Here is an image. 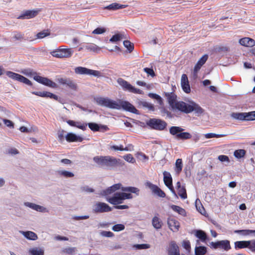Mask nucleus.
<instances>
[{
  "mask_svg": "<svg viewBox=\"0 0 255 255\" xmlns=\"http://www.w3.org/2000/svg\"><path fill=\"white\" fill-rule=\"evenodd\" d=\"M36 40L35 36H33L29 33H26L24 35V41H27L29 42H32Z\"/></svg>",
  "mask_w": 255,
  "mask_h": 255,
  "instance_id": "680f3d73",
  "label": "nucleus"
},
{
  "mask_svg": "<svg viewBox=\"0 0 255 255\" xmlns=\"http://www.w3.org/2000/svg\"><path fill=\"white\" fill-rule=\"evenodd\" d=\"M113 208L108 204L104 203L98 202L96 203L93 208V212L95 213H103L111 212Z\"/></svg>",
  "mask_w": 255,
  "mask_h": 255,
  "instance_id": "ddd939ff",
  "label": "nucleus"
},
{
  "mask_svg": "<svg viewBox=\"0 0 255 255\" xmlns=\"http://www.w3.org/2000/svg\"><path fill=\"white\" fill-rule=\"evenodd\" d=\"M193 232L195 236L202 242L207 244V242L209 240V237L205 231L202 230H195Z\"/></svg>",
  "mask_w": 255,
  "mask_h": 255,
  "instance_id": "412c9836",
  "label": "nucleus"
},
{
  "mask_svg": "<svg viewBox=\"0 0 255 255\" xmlns=\"http://www.w3.org/2000/svg\"><path fill=\"white\" fill-rule=\"evenodd\" d=\"M13 38L15 40L22 41H24V34L20 32L15 31L14 32Z\"/></svg>",
  "mask_w": 255,
  "mask_h": 255,
  "instance_id": "79ce46f5",
  "label": "nucleus"
},
{
  "mask_svg": "<svg viewBox=\"0 0 255 255\" xmlns=\"http://www.w3.org/2000/svg\"><path fill=\"white\" fill-rule=\"evenodd\" d=\"M181 112L189 114L192 112H194L196 116H199L202 115L204 110L198 104L191 101L190 104L184 103Z\"/></svg>",
  "mask_w": 255,
  "mask_h": 255,
  "instance_id": "39448f33",
  "label": "nucleus"
},
{
  "mask_svg": "<svg viewBox=\"0 0 255 255\" xmlns=\"http://www.w3.org/2000/svg\"><path fill=\"white\" fill-rule=\"evenodd\" d=\"M167 253L168 255H180L179 248L175 242H170Z\"/></svg>",
  "mask_w": 255,
  "mask_h": 255,
  "instance_id": "4be33fe9",
  "label": "nucleus"
},
{
  "mask_svg": "<svg viewBox=\"0 0 255 255\" xmlns=\"http://www.w3.org/2000/svg\"><path fill=\"white\" fill-rule=\"evenodd\" d=\"M120 189L123 192L133 193V194H135L136 196L139 195L140 190L138 188L132 186L123 187L121 183L114 184L107 189L103 190L101 192L100 195L102 196H107L112 194Z\"/></svg>",
  "mask_w": 255,
  "mask_h": 255,
  "instance_id": "7ed1b4c3",
  "label": "nucleus"
},
{
  "mask_svg": "<svg viewBox=\"0 0 255 255\" xmlns=\"http://www.w3.org/2000/svg\"><path fill=\"white\" fill-rule=\"evenodd\" d=\"M234 245L236 250L249 248L252 252H255V240L236 241Z\"/></svg>",
  "mask_w": 255,
  "mask_h": 255,
  "instance_id": "9b49d317",
  "label": "nucleus"
},
{
  "mask_svg": "<svg viewBox=\"0 0 255 255\" xmlns=\"http://www.w3.org/2000/svg\"><path fill=\"white\" fill-rule=\"evenodd\" d=\"M231 118L238 121L255 120V111L249 113H232Z\"/></svg>",
  "mask_w": 255,
  "mask_h": 255,
  "instance_id": "9d476101",
  "label": "nucleus"
},
{
  "mask_svg": "<svg viewBox=\"0 0 255 255\" xmlns=\"http://www.w3.org/2000/svg\"><path fill=\"white\" fill-rule=\"evenodd\" d=\"M163 181L165 185L166 186H168V185L172 184V178L171 174L169 172L165 171L163 172Z\"/></svg>",
  "mask_w": 255,
  "mask_h": 255,
  "instance_id": "2f4dec72",
  "label": "nucleus"
},
{
  "mask_svg": "<svg viewBox=\"0 0 255 255\" xmlns=\"http://www.w3.org/2000/svg\"><path fill=\"white\" fill-rule=\"evenodd\" d=\"M117 82L122 87L124 91H126V89L127 88L129 84V83L128 82L121 78H119L118 79Z\"/></svg>",
  "mask_w": 255,
  "mask_h": 255,
  "instance_id": "37998d69",
  "label": "nucleus"
},
{
  "mask_svg": "<svg viewBox=\"0 0 255 255\" xmlns=\"http://www.w3.org/2000/svg\"><path fill=\"white\" fill-rule=\"evenodd\" d=\"M128 5L126 4H121L118 3H113L105 7V9L111 10H116L119 9H123L127 7Z\"/></svg>",
  "mask_w": 255,
  "mask_h": 255,
  "instance_id": "7c9ffc66",
  "label": "nucleus"
},
{
  "mask_svg": "<svg viewBox=\"0 0 255 255\" xmlns=\"http://www.w3.org/2000/svg\"><path fill=\"white\" fill-rule=\"evenodd\" d=\"M76 251V248L75 247H68L64 248L62 250V252L63 253L68 255H73L75 254Z\"/></svg>",
  "mask_w": 255,
  "mask_h": 255,
  "instance_id": "603ef678",
  "label": "nucleus"
},
{
  "mask_svg": "<svg viewBox=\"0 0 255 255\" xmlns=\"http://www.w3.org/2000/svg\"><path fill=\"white\" fill-rule=\"evenodd\" d=\"M246 154V151L244 149H237L234 152V155L237 158H241L243 157Z\"/></svg>",
  "mask_w": 255,
  "mask_h": 255,
  "instance_id": "a18cd8bd",
  "label": "nucleus"
},
{
  "mask_svg": "<svg viewBox=\"0 0 255 255\" xmlns=\"http://www.w3.org/2000/svg\"><path fill=\"white\" fill-rule=\"evenodd\" d=\"M205 137L206 138H219L225 136V134H216L215 133H207L204 135Z\"/></svg>",
  "mask_w": 255,
  "mask_h": 255,
  "instance_id": "6e6d98bb",
  "label": "nucleus"
},
{
  "mask_svg": "<svg viewBox=\"0 0 255 255\" xmlns=\"http://www.w3.org/2000/svg\"><path fill=\"white\" fill-rule=\"evenodd\" d=\"M146 185L150 188L153 194L156 195L158 197L164 198L165 197V193L157 185H154L149 182H146Z\"/></svg>",
  "mask_w": 255,
  "mask_h": 255,
  "instance_id": "f3484780",
  "label": "nucleus"
},
{
  "mask_svg": "<svg viewBox=\"0 0 255 255\" xmlns=\"http://www.w3.org/2000/svg\"><path fill=\"white\" fill-rule=\"evenodd\" d=\"M182 169V159L178 158L175 162V171L177 174H179Z\"/></svg>",
  "mask_w": 255,
  "mask_h": 255,
  "instance_id": "a19ab883",
  "label": "nucleus"
},
{
  "mask_svg": "<svg viewBox=\"0 0 255 255\" xmlns=\"http://www.w3.org/2000/svg\"><path fill=\"white\" fill-rule=\"evenodd\" d=\"M58 173L61 176H63L66 178L73 177L74 176V174L72 172L66 170H59L58 171Z\"/></svg>",
  "mask_w": 255,
  "mask_h": 255,
  "instance_id": "3c124183",
  "label": "nucleus"
},
{
  "mask_svg": "<svg viewBox=\"0 0 255 255\" xmlns=\"http://www.w3.org/2000/svg\"><path fill=\"white\" fill-rule=\"evenodd\" d=\"M146 125L150 129L162 131L165 130L167 126V123L160 119L151 118L146 122Z\"/></svg>",
  "mask_w": 255,
  "mask_h": 255,
  "instance_id": "20e7f679",
  "label": "nucleus"
},
{
  "mask_svg": "<svg viewBox=\"0 0 255 255\" xmlns=\"http://www.w3.org/2000/svg\"><path fill=\"white\" fill-rule=\"evenodd\" d=\"M33 79L38 83L50 88H56L57 87V85L55 82L48 78L38 76L37 73L33 76Z\"/></svg>",
  "mask_w": 255,
  "mask_h": 255,
  "instance_id": "4468645a",
  "label": "nucleus"
},
{
  "mask_svg": "<svg viewBox=\"0 0 255 255\" xmlns=\"http://www.w3.org/2000/svg\"><path fill=\"white\" fill-rule=\"evenodd\" d=\"M22 73L27 76H32L36 75V72H34L31 69H25L22 71Z\"/></svg>",
  "mask_w": 255,
  "mask_h": 255,
  "instance_id": "13d9d810",
  "label": "nucleus"
},
{
  "mask_svg": "<svg viewBox=\"0 0 255 255\" xmlns=\"http://www.w3.org/2000/svg\"><path fill=\"white\" fill-rule=\"evenodd\" d=\"M184 129L180 127L172 126L169 128V133L175 136L178 140H186L192 137L191 134L188 132H183Z\"/></svg>",
  "mask_w": 255,
  "mask_h": 255,
  "instance_id": "423d86ee",
  "label": "nucleus"
},
{
  "mask_svg": "<svg viewBox=\"0 0 255 255\" xmlns=\"http://www.w3.org/2000/svg\"><path fill=\"white\" fill-rule=\"evenodd\" d=\"M5 74L9 78H10L14 80L17 81L27 85L31 86L33 89H36V88L33 85L32 83L28 79L21 75L10 71H6Z\"/></svg>",
  "mask_w": 255,
  "mask_h": 255,
  "instance_id": "6e6552de",
  "label": "nucleus"
},
{
  "mask_svg": "<svg viewBox=\"0 0 255 255\" xmlns=\"http://www.w3.org/2000/svg\"><path fill=\"white\" fill-rule=\"evenodd\" d=\"M50 32L48 29L44 30L40 32H38L36 35V39H42L50 35Z\"/></svg>",
  "mask_w": 255,
  "mask_h": 255,
  "instance_id": "c03bdc74",
  "label": "nucleus"
},
{
  "mask_svg": "<svg viewBox=\"0 0 255 255\" xmlns=\"http://www.w3.org/2000/svg\"><path fill=\"white\" fill-rule=\"evenodd\" d=\"M148 96L152 99H155L160 105L162 104V99L159 95L156 94L150 93L148 94Z\"/></svg>",
  "mask_w": 255,
  "mask_h": 255,
  "instance_id": "09e8293b",
  "label": "nucleus"
},
{
  "mask_svg": "<svg viewBox=\"0 0 255 255\" xmlns=\"http://www.w3.org/2000/svg\"><path fill=\"white\" fill-rule=\"evenodd\" d=\"M57 81L61 85H66L73 90H77V84L70 78H59L57 79Z\"/></svg>",
  "mask_w": 255,
  "mask_h": 255,
  "instance_id": "dca6fc26",
  "label": "nucleus"
},
{
  "mask_svg": "<svg viewBox=\"0 0 255 255\" xmlns=\"http://www.w3.org/2000/svg\"><path fill=\"white\" fill-rule=\"evenodd\" d=\"M171 208L175 212L178 213L179 215L182 216H186V212L183 208L174 205H172L170 206Z\"/></svg>",
  "mask_w": 255,
  "mask_h": 255,
  "instance_id": "c9c22d12",
  "label": "nucleus"
},
{
  "mask_svg": "<svg viewBox=\"0 0 255 255\" xmlns=\"http://www.w3.org/2000/svg\"><path fill=\"white\" fill-rule=\"evenodd\" d=\"M24 205L38 212L45 213L48 212V210L45 207L35 204L34 203L26 202L24 203Z\"/></svg>",
  "mask_w": 255,
  "mask_h": 255,
  "instance_id": "393cba45",
  "label": "nucleus"
},
{
  "mask_svg": "<svg viewBox=\"0 0 255 255\" xmlns=\"http://www.w3.org/2000/svg\"><path fill=\"white\" fill-rule=\"evenodd\" d=\"M31 93L33 95L44 98H49L50 99H53L56 101H58L59 97L50 92L44 91V92H31Z\"/></svg>",
  "mask_w": 255,
  "mask_h": 255,
  "instance_id": "b1692460",
  "label": "nucleus"
},
{
  "mask_svg": "<svg viewBox=\"0 0 255 255\" xmlns=\"http://www.w3.org/2000/svg\"><path fill=\"white\" fill-rule=\"evenodd\" d=\"M165 96L167 98L168 103L173 111L177 110L181 112L182 107L184 104L183 101H177V96L173 93H166Z\"/></svg>",
  "mask_w": 255,
  "mask_h": 255,
  "instance_id": "0eeeda50",
  "label": "nucleus"
},
{
  "mask_svg": "<svg viewBox=\"0 0 255 255\" xmlns=\"http://www.w3.org/2000/svg\"><path fill=\"white\" fill-rule=\"evenodd\" d=\"M93 161L101 167H106L108 169H113L118 166H123L124 162L119 158L111 156H96L94 157Z\"/></svg>",
  "mask_w": 255,
  "mask_h": 255,
  "instance_id": "f03ea898",
  "label": "nucleus"
},
{
  "mask_svg": "<svg viewBox=\"0 0 255 255\" xmlns=\"http://www.w3.org/2000/svg\"><path fill=\"white\" fill-rule=\"evenodd\" d=\"M160 111L162 114L166 115L168 118L172 119L173 118V115L165 108H161Z\"/></svg>",
  "mask_w": 255,
  "mask_h": 255,
  "instance_id": "e2e57ef3",
  "label": "nucleus"
},
{
  "mask_svg": "<svg viewBox=\"0 0 255 255\" xmlns=\"http://www.w3.org/2000/svg\"><path fill=\"white\" fill-rule=\"evenodd\" d=\"M181 85L183 91L185 93L188 94L190 92L191 89L188 77L185 74H182L181 76Z\"/></svg>",
  "mask_w": 255,
  "mask_h": 255,
  "instance_id": "aec40b11",
  "label": "nucleus"
},
{
  "mask_svg": "<svg viewBox=\"0 0 255 255\" xmlns=\"http://www.w3.org/2000/svg\"><path fill=\"white\" fill-rule=\"evenodd\" d=\"M234 233L242 236H248L252 233H255V230H237L234 231Z\"/></svg>",
  "mask_w": 255,
  "mask_h": 255,
  "instance_id": "4c0bfd02",
  "label": "nucleus"
},
{
  "mask_svg": "<svg viewBox=\"0 0 255 255\" xmlns=\"http://www.w3.org/2000/svg\"><path fill=\"white\" fill-rule=\"evenodd\" d=\"M51 55L55 57L63 58V55L62 54L61 49L52 51L51 52Z\"/></svg>",
  "mask_w": 255,
  "mask_h": 255,
  "instance_id": "0e129e2a",
  "label": "nucleus"
},
{
  "mask_svg": "<svg viewBox=\"0 0 255 255\" xmlns=\"http://www.w3.org/2000/svg\"><path fill=\"white\" fill-rule=\"evenodd\" d=\"M66 140L68 142L79 141L81 142L83 140V138L80 136L77 135L72 132L68 133L65 136Z\"/></svg>",
  "mask_w": 255,
  "mask_h": 255,
  "instance_id": "c756f323",
  "label": "nucleus"
},
{
  "mask_svg": "<svg viewBox=\"0 0 255 255\" xmlns=\"http://www.w3.org/2000/svg\"><path fill=\"white\" fill-rule=\"evenodd\" d=\"M85 48L88 50L93 52H97L100 50V48L97 45L91 43H87L85 46Z\"/></svg>",
  "mask_w": 255,
  "mask_h": 255,
  "instance_id": "ea45409f",
  "label": "nucleus"
},
{
  "mask_svg": "<svg viewBox=\"0 0 255 255\" xmlns=\"http://www.w3.org/2000/svg\"><path fill=\"white\" fill-rule=\"evenodd\" d=\"M106 200L110 204L117 206L123 203L124 198L122 192H116L112 197L106 198Z\"/></svg>",
  "mask_w": 255,
  "mask_h": 255,
  "instance_id": "2eb2a0df",
  "label": "nucleus"
},
{
  "mask_svg": "<svg viewBox=\"0 0 255 255\" xmlns=\"http://www.w3.org/2000/svg\"><path fill=\"white\" fill-rule=\"evenodd\" d=\"M125 147L122 144L119 145H113L110 146V149L113 150L115 151H125Z\"/></svg>",
  "mask_w": 255,
  "mask_h": 255,
  "instance_id": "69168bd1",
  "label": "nucleus"
},
{
  "mask_svg": "<svg viewBox=\"0 0 255 255\" xmlns=\"http://www.w3.org/2000/svg\"><path fill=\"white\" fill-rule=\"evenodd\" d=\"M207 248L205 246H196L195 255H204L207 253Z\"/></svg>",
  "mask_w": 255,
  "mask_h": 255,
  "instance_id": "f704fd0d",
  "label": "nucleus"
},
{
  "mask_svg": "<svg viewBox=\"0 0 255 255\" xmlns=\"http://www.w3.org/2000/svg\"><path fill=\"white\" fill-rule=\"evenodd\" d=\"M62 54L63 55V58L70 57L73 53L71 49L63 48L61 49Z\"/></svg>",
  "mask_w": 255,
  "mask_h": 255,
  "instance_id": "5fc2aeb1",
  "label": "nucleus"
},
{
  "mask_svg": "<svg viewBox=\"0 0 255 255\" xmlns=\"http://www.w3.org/2000/svg\"><path fill=\"white\" fill-rule=\"evenodd\" d=\"M123 37V35L121 33L116 34L112 36L109 41L111 42L114 43L120 41Z\"/></svg>",
  "mask_w": 255,
  "mask_h": 255,
  "instance_id": "de8ad7c7",
  "label": "nucleus"
},
{
  "mask_svg": "<svg viewBox=\"0 0 255 255\" xmlns=\"http://www.w3.org/2000/svg\"><path fill=\"white\" fill-rule=\"evenodd\" d=\"M106 29L103 27H97L94 29L92 33L95 34H101L106 32Z\"/></svg>",
  "mask_w": 255,
  "mask_h": 255,
  "instance_id": "338daca9",
  "label": "nucleus"
},
{
  "mask_svg": "<svg viewBox=\"0 0 255 255\" xmlns=\"http://www.w3.org/2000/svg\"><path fill=\"white\" fill-rule=\"evenodd\" d=\"M123 158L127 162L131 163L135 162V158L131 154H127L123 156Z\"/></svg>",
  "mask_w": 255,
  "mask_h": 255,
  "instance_id": "bf43d9fd",
  "label": "nucleus"
},
{
  "mask_svg": "<svg viewBox=\"0 0 255 255\" xmlns=\"http://www.w3.org/2000/svg\"><path fill=\"white\" fill-rule=\"evenodd\" d=\"M124 46L127 48L129 53L131 52L134 49L133 44L128 40H125L123 42Z\"/></svg>",
  "mask_w": 255,
  "mask_h": 255,
  "instance_id": "49530a36",
  "label": "nucleus"
},
{
  "mask_svg": "<svg viewBox=\"0 0 255 255\" xmlns=\"http://www.w3.org/2000/svg\"><path fill=\"white\" fill-rule=\"evenodd\" d=\"M167 223L168 228L173 232H176L179 231L180 223L176 219L172 218H168Z\"/></svg>",
  "mask_w": 255,
  "mask_h": 255,
  "instance_id": "6ab92c4d",
  "label": "nucleus"
},
{
  "mask_svg": "<svg viewBox=\"0 0 255 255\" xmlns=\"http://www.w3.org/2000/svg\"><path fill=\"white\" fill-rule=\"evenodd\" d=\"M152 225L156 230L161 229L163 225L162 221L157 216H154L152 219Z\"/></svg>",
  "mask_w": 255,
  "mask_h": 255,
  "instance_id": "473e14b6",
  "label": "nucleus"
},
{
  "mask_svg": "<svg viewBox=\"0 0 255 255\" xmlns=\"http://www.w3.org/2000/svg\"><path fill=\"white\" fill-rule=\"evenodd\" d=\"M195 203L197 210L202 215H204L205 213V210L200 200L198 199H196Z\"/></svg>",
  "mask_w": 255,
  "mask_h": 255,
  "instance_id": "58836bf2",
  "label": "nucleus"
},
{
  "mask_svg": "<svg viewBox=\"0 0 255 255\" xmlns=\"http://www.w3.org/2000/svg\"><path fill=\"white\" fill-rule=\"evenodd\" d=\"M24 205L38 212L45 213L48 212V210L45 207L35 204L34 203L26 202L24 203Z\"/></svg>",
  "mask_w": 255,
  "mask_h": 255,
  "instance_id": "a878e982",
  "label": "nucleus"
},
{
  "mask_svg": "<svg viewBox=\"0 0 255 255\" xmlns=\"http://www.w3.org/2000/svg\"><path fill=\"white\" fill-rule=\"evenodd\" d=\"M178 194L183 199H185L187 197L186 189L183 186H182V188L178 189Z\"/></svg>",
  "mask_w": 255,
  "mask_h": 255,
  "instance_id": "8fccbe9b",
  "label": "nucleus"
},
{
  "mask_svg": "<svg viewBox=\"0 0 255 255\" xmlns=\"http://www.w3.org/2000/svg\"><path fill=\"white\" fill-rule=\"evenodd\" d=\"M21 233L25 238L28 240L35 241L38 238L37 235L31 231H21Z\"/></svg>",
  "mask_w": 255,
  "mask_h": 255,
  "instance_id": "72a5a7b5",
  "label": "nucleus"
},
{
  "mask_svg": "<svg viewBox=\"0 0 255 255\" xmlns=\"http://www.w3.org/2000/svg\"><path fill=\"white\" fill-rule=\"evenodd\" d=\"M31 255H44V251L38 248H34L29 251Z\"/></svg>",
  "mask_w": 255,
  "mask_h": 255,
  "instance_id": "864d4df0",
  "label": "nucleus"
},
{
  "mask_svg": "<svg viewBox=\"0 0 255 255\" xmlns=\"http://www.w3.org/2000/svg\"><path fill=\"white\" fill-rule=\"evenodd\" d=\"M207 245L213 250L219 249L228 251L231 249L230 242L227 240L218 241L215 242H211Z\"/></svg>",
  "mask_w": 255,
  "mask_h": 255,
  "instance_id": "1a4fd4ad",
  "label": "nucleus"
},
{
  "mask_svg": "<svg viewBox=\"0 0 255 255\" xmlns=\"http://www.w3.org/2000/svg\"><path fill=\"white\" fill-rule=\"evenodd\" d=\"M75 72L77 74L93 75L96 77H99L101 76V72L89 69L83 67H77L75 68Z\"/></svg>",
  "mask_w": 255,
  "mask_h": 255,
  "instance_id": "f8f14e48",
  "label": "nucleus"
},
{
  "mask_svg": "<svg viewBox=\"0 0 255 255\" xmlns=\"http://www.w3.org/2000/svg\"><path fill=\"white\" fill-rule=\"evenodd\" d=\"M90 129L93 131H106L109 129L107 126L98 124L96 123L87 124Z\"/></svg>",
  "mask_w": 255,
  "mask_h": 255,
  "instance_id": "a211bd4d",
  "label": "nucleus"
},
{
  "mask_svg": "<svg viewBox=\"0 0 255 255\" xmlns=\"http://www.w3.org/2000/svg\"><path fill=\"white\" fill-rule=\"evenodd\" d=\"M143 70L148 75L151 76L152 77L155 76V73L152 68L146 67L143 69Z\"/></svg>",
  "mask_w": 255,
  "mask_h": 255,
  "instance_id": "774afa93",
  "label": "nucleus"
},
{
  "mask_svg": "<svg viewBox=\"0 0 255 255\" xmlns=\"http://www.w3.org/2000/svg\"><path fill=\"white\" fill-rule=\"evenodd\" d=\"M66 123L70 126L76 127L83 130H85L87 128V124L86 123H82L79 121H74L73 120H67Z\"/></svg>",
  "mask_w": 255,
  "mask_h": 255,
  "instance_id": "bb28decb",
  "label": "nucleus"
},
{
  "mask_svg": "<svg viewBox=\"0 0 255 255\" xmlns=\"http://www.w3.org/2000/svg\"><path fill=\"white\" fill-rule=\"evenodd\" d=\"M125 226L124 225L122 224H116L112 227V230L114 232H120L125 229Z\"/></svg>",
  "mask_w": 255,
  "mask_h": 255,
  "instance_id": "052dcab7",
  "label": "nucleus"
},
{
  "mask_svg": "<svg viewBox=\"0 0 255 255\" xmlns=\"http://www.w3.org/2000/svg\"><path fill=\"white\" fill-rule=\"evenodd\" d=\"M138 105L143 108L148 109L149 110L154 111L155 109L154 106L146 101H139L138 102Z\"/></svg>",
  "mask_w": 255,
  "mask_h": 255,
  "instance_id": "e433bc0d",
  "label": "nucleus"
},
{
  "mask_svg": "<svg viewBox=\"0 0 255 255\" xmlns=\"http://www.w3.org/2000/svg\"><path fill=\"white\" fill-rule=\"evenodd\" d=\"M133 247L136 250L147 249L150 248V245L147 244H135L133 245Z\"/></svg>",
  "mask_w": 255,
  "mask_h": 255,
  "instance_id": "4d7b16f0",
  "label": "nucleus"
},
{
  "mask_svg": "<svg viewBox=\"0 0 255 255\" xmlns=\"http://www.w3.org/2000/svg\"><path fill=\"white\" fill-rule=\"evenodd\" d=\"M96 103L101 106L105 107L112 109L120 110L122 109L124 111L128 112L136 115H139V111L129 102L118 100L116 101L111 100L108 98L96 97L94 98Z\"/></svg>",
  "mask_w": 255,
  "mask_h": 255,
  "instance_id": "f257e3e1",
  "label": "nucleus"
},
{
  "mask_svg": "<svg viewBox=\"0 0 255 255\" xmlns=\"http://www.w3.org/2000/svg\"><path fill=\"white\" fill-rule=\"evenodd\" d=\"M239 43L246 47H253L255 45V40L249 37H244L239 40Z\"/></svg>",
  "mask_w": 255,
  "mask_h": 255,
  "instance_id": "cd10ccee",
  "label": "nucleus"
},
{
  "mask_svg": "<svg viewBox=\"0 0 255 255\" xmlns=\"http://www.w3.org/2000/svg\"><path fill=\"white\" fill-rule=\"evenodd\" d=\"M208 58L207 54L203 55L197 61L194 68V74L196 75L201 67L206 63Z\"/></svg>",
  "mask_w": 255,
  "mask_h": 255,
  "instance_id": "5701e85b",
  "label": "nucleus"
},
{
  "mask_svg": "<svg viewBox=\"0 0 255 255\" xmlns=\"http://www.w3.org/2000/svg\"><path fill=\"white\" fill-rule=\"evenodd\" d=\"M38 14L37 10H28L25 11L22 14L18 16V19H29L35 17Z\"/></svg>",
  "mask_w": 255,
  "mask_h": 255,
  "instance_id": "c85d7f7f",
  "label": "nucleus"
}]
</instances>
